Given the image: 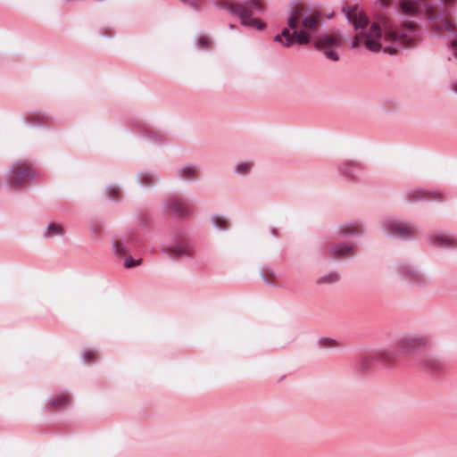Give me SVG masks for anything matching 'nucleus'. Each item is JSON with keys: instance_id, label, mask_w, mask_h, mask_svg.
<instances>
[{"instance_id": "9d476101", "label": "nucleus", "mask_w": 457, "mask_h": 457, "mask_svg": "<svg viewBox=\"0 0 457 457\" xmlns=\"http://www.w3.org/2000/svg\"><path fill=\"white\" fill-rule=\"evenodd\" d=\"M169 209L175 216L178 217H182L190 213L189 204L178 199H174L170 202Z\"/></svg>"}, {"instance_id": "7c9ffc66", "label": "nucleus", "mask_w": 457, "mask_h": 457, "mask_svg": "<svg viewBox=\"0 0 457 457\" xmlns=\"http://www.w3.org/2000/svg\"><path fill=\"white\" fill-rule=\"evenodd\" d=\"M200 42L204 46H207L208 45V39L205 37L201 38Z\"/></svg>"}, {"instance_id": "2f4dec72", "label": "nucleus", "mask_w": 457, "mask_h": 457, "mask_svg": "<svg viewBox=\"0 0 457 457\" xmlns=\"http://www.w3.org/2000/svg\"><path fill=\"white\" fill-rule=\"evenodd\" d=\"M84 355L86 358L92 359L94 356V353H93V352H87V353H85Z\"/></svg>"}, {"instance_id": "f257e3e1", "label": "nucleus", "mask_w": 457, "mask_h": 457, "mask_svg": "<svg viewBox=\"0 0 457 457\" xmlns=\"http://www.w3.org/2000/svg\"><path fill=\"white\" fill-rule=\"evenodd\" d=\"M344 12L354 29H360L352 43L353 48L362 43L370 51L378 52L383 48L384 52L393 54L396 53V45L411 46L417 41V30L412 22L405 23L402 30H397L386 17L381 16L367 29L368 18L358 6Z\"/></svg>"}, {"instance_id": "c85d7f7f", "label": "nucleus", "mask_w": 457, "mask_h": 457, "mask_svg": "<svg viewBox=\"0 0 457 457\" xmlns=\"http://www.w3.org/2000/svg\"><path fill=\"white\" fill-rule=\"evenodd\" d=\"M183 2L190 4L193 7H198L202 3V0H182Z\"/></svg>"}, {"instance_id": "6e6552de", "label": "nucleus", "mask_w": 457, "mask_h": 457, "mask_svg": "<svg viewBox=\"0 0 457 457\" xmlns=\"http://www.w3.org/2000/svg\"><path fill=\"white\" fill-rule=\"evenodd\" d=\"M312 34V41L314 46L320 50L327 48L337 47L340 46V41L337 37L328 35L327 33L315 37Z\"/></svg>"}, {"instance_id": "a211bd4d", "label": "nucleus", "mask_w": 457, "mask_h": 457, "mask_svg": "<svg viewBox=\"0 0 457 457\" xmlns=\"http://www.w3.org/2000/svg\"><path fill=\"white\" fill-rule=\"evenodd\" d=\"M409 198L411 201H417L426 198V193L423 190L416 189L409 193Z\"/></svg>"}, {"instance_id": "f8f14e48", "label": "nucleus", "mask_w": 457, "mask_h": 457, "mask_svg": "<svg viewBox=\"0 0 457 457\" xmlns=\"http://www.w3.org/2000/svg\"><path fill=\"white\" fill-rule=\"evenodd\" d=\"M353 251V247L350 245H337L328 250V253L331 257L343 258L347 256Z\"/></svg>"}, {"instance_id": "b1692460", "label": "nucleus", "mask_w": 457, "mask_h": 457, "mask_svg": "<svg viewBox=\"0 0 457 457\" xmlns=\"http://www.w3.org/2000/svg\"><path fill=\"white\" fill-rule=\"evenodd\" d=\"M251 168V164L249 162H242L237 165L236 170L238 173H243L248 170Z\"/></svg>"}, {"instance_id": "423d86ee", "label": "nucleus", "mask_w": 457, "mask_h": 457, "mask_svg": "<svg viewBox=\"0 0 457 457\" xmlns=\"http://www.w3.org/2000/svg\"><path fill=\"white\" fill-rule=\"evenodd\" d=\"M386 233L396 237H410L415 234V228L396 219H389L384 223Z\"/></svg>"}, {"instance_id": "39448f33", "label": "nucleus", "mask_w": 457, "mask_h": 457, "mask_svg": "<svg viewBox=\"0 0 457 457\" xmlns=\"http://www.w3.org/2000/svg\"><path fill=\"white\" fill-rule=\"evenodd\" d=\"M11 185L14 187H25L35 178V173L27 162L19 161L10 169Z\"/></svg>"}, {"instance_id": "cd10ccee", "label": "nucleus", "mask_w": 457, "mask_h": 457, "mask_svg": "<svg viewBox=\"0 0 457 457\" xmlns=\"http://www.w3.org/2000/svg\"><path fill=\"white\" fill-rule=\"evenodd\" d=\"M141 182L144 185H150L153 183V179L148 175H145L141 177Z\"/></svg>"}, {"instance_id": "0eeeda50", "label": "nucleus", "mask_w": 457, "mask_h": 457, "mask_svg": "<svg viewBox=\"0 0 457 457\" xmlns=\"http://www.w3.org/2000/svg\"><path fill=\"white\" fill-rule=\"evenodd\" d=\"M426 14L428 19L432 21V28L436 30H445L453 33L456 26L452 23L446 17H442L434 12L430 7H426Z\"/></svg>"}, {"instance_id": "5701e85b", "label": "nucleus", "mask_w": 457, "mask_h": 457, "mask_svg": "<svg viewBox=\"0 0 457 457\" xmlns=\"http://www.w3.org/2000/svg\"><path fill=\"white\" fill-rule=\"evenodd\" d=\"M141 260H134L132 257H128L125 260L124 265L126 268H131L140 264Z\"/></svg>"}, {"instance_id": "412c9836", "label": "nucleus", "mask_w": 457, "mask_h": 457, "mask_svg": "<svg viewBox=\"0 0 457 457\" xmlns=\"http://www.w3.org/2000/svg\"><path fill=\"white\" fill-rule=\"evenodd\" d=\"M323 52L328 59L334 61V62H337L339 60L338 54L334 49H332V47L327 48V49L323 50Z\"/></svg>"}, {"instance_id": "6ab92c4d", "label": "nucleus", "mask_w": 457, "mask_h": 457, "mask_svg": "<svg viewBox=\"0 0 457 457\" xmlns=\"http://www.w3.org/2000/svg\"><path fill=\"white\" fill-rule=\"evenodd\" d=\"M170 252L177 255H191V252L186 246H174Z\"/></svg>"}, {"instance_id": "7ed1b4c3", "label": "nucleus", "mask_w": 457, "mask_h": 457, "mask_svg": "<svg viewBox=\"0 0 457 457\" xmlns=\"http://www.w3.org/2000/svg\"><path fill=\"white\" fill-rule=\"evenodd\" d=\"M225 7L232 13L238 15L243 25L256 28L259 30L264 29L265 24L259 20L253 19L249 11V9L262 11V4L259 0H248L245 4L230 3Z\"/></svg>"}, {"instance_id": "1a4fd4ad", "label": "nucleus", "mask_w": 457, "mask_h": 457, "mask_svg": "<svg viewBox=\"0 0 457 457\" xmlns=\"http://www.w3.org/2000/svg\"><path fill=\"white\" fill-rule=\"evenodd\" d=\"M431 243L436 246L448 247L456 245V239L444 233H436L430 237Z\"/></svg>"}, {"instance_id": "a878e982", "label": "nucleus", "mask_w": 457, "mask_h": 457, "mask_svg": "<svg viewBox=\"0 0 457 457\" xmlns=\"http://www.w3.org/2000/svg\"><path fill=\"white\" fill-rule=\"evenodd\" d=\"M425 365L430 370H437L440 368V363L436 360L428 361Z\"/></svg>"}, {"instance_id": "bb28decb", "label": "nucleus", "mask_w": 457, "mask_h": 457, "mask_svg": "<svg viewBox=\"0 0 457 457\" xmlns=\"http://www.w3.org/2000/svg\"><path fill=\"white\" fill-rule=\"evenodd\" d=\"M343 234H353L357 232V228L353 225H346L341 230Z\"/></svg>"}, {"instance_id": "473e14b6", "label": "nucleus", "mask_w": 457, "mask_h": 457, "mask_svg": "<svg viewBox=\"0 0 457 457\" xmlns=\"http://www.w3.org/2000/svg\"><path fill=\"white\" fill-rule=\"evenodd\" d=\"M453 91H454L455 93H457V85H454V86L453 87Z\"/></svg>"}, {"instance_id": "4be33fe9", "label": "nucleus", "mask_w": 457, "mask_h": 457, "mask_svg": "<svg viewBox=\"0 0 457 457\" xmlns=\"http://www.w3.org/2000/svg\"><path fill=\"white\" fill-rule=\"evenodd\" d=\"M212 223L214 226L221 229H225L227 228V221L222 217L220 216H214L212 218Z\"/></svg>"}, {"instance_id": "aec40b11", "label": "nucleus", "mask_w": 457, "mask_h": 457, "mask_svg": "<svg viewBox=\"0 0 457 457\" xmlns=\"http://www.w3.org/2000/svg\"><path fill=\"white\" fill-rule=\"evenodd\" d=\"M106 193L111 200H115L120 195V191L118 187L111 186L107 187Z\"/></svg>"}, {"instance_id": "20e7f679", "label": "nucleus", "mask_w": 457, "mask_h": 457, "mask_svg": "<svg viewBox=\"0 0 457 457\" xmlns=\"http://www.w3.org/2000/svg\"><path fill=\"white\" fill-rule=\"evenodd\" d=\"M432 345V339L425 334H412L401 337L396 347L400 352L411 353L420 349L428 348Z\"/></svg>"}, {"instance_id": "2eb2a0df", "label": "nucleus", "mask_w": 457, "mask_h": 457, "mask_svg": "<svg viewBox=\"0 0 457 457\" xmlns=\"http://www.w3.org/2000/svg\"><path fill=\"white\" fill-rule=\"evenodd\" d=\"M63 233V229L61 225L56 223H50L46 230V237H54L62 235Z\"/></svg>"}, {"instance_id": "f03ea898", "label": "nucleus", "mask_w": 457, "mask_h": 457, "mask_svg": "<svg viewBox=\"0 0 457 457\" xmlns=\"http://www.w3.org/2000/svg\"><path fill=\"white\" fill-rule=\"evenodd\" d=\"M288 28L283 29L274 40L285 47H290L295 42L299 45L310 44L312 34H316L320 25V16L318 13H308L302 4L295 5L289 12Z\"/></svg>"}, {"instance_id": "dca6fc26", "label": "nucleus", "mask_w": 457, "mask_h": 457, "mask_svg": "<svg viewBox=\"0 0 457 457\" xmlns=\"http://www.w3.org/2000/svg\"><path fill=\"white\" fill-rule=\"evenodd\" d=\"M400 274L405 279H414L417 277V272L408 266H401L399 268Z\"/></svg>"}, {"instance_id": "f3484780", "label": "nucleus", "mask_w": 457, "mask_h": 457, "mask_svg": "<svg viewBox=\"0 0 457 457\" xmlns=\"http://www.w3.org/2000/svg\"><path fill=\"white\" fill-rule=\"evenodd\" d=\"M339 280V274L337 272H330L323 277H320L318 280L320 284L323 283H335Z\"/></svg>"}, {"instance_id": "c756f323", "label": "nucleus", "mask_w": 457, "mask_h": 457, "mask_svg": "<svg viewBox=\"0 0 457 457\" xmlns=\"http://www.w3.org/2000/svg\"><path fill=\"white\" fill-rule=\"evenodd\" d=\"M381 6H388L390 4V0H378Z\"/></svg>"}, {"instance_id": "393cba45", "label": "nucleus", "mask_w": 457, "mask_h": 457, "mask_svg": "<svg viewBox=\"0 0 457 457\" xmlns=\"http://www.w3.org/2000/svg\"><path fill=\"white\" fill-rule=\"evenodd\" d=\"M113 247L118 254H123L126 253L125 245L121 242L115 243Z\"/></svg>"}, {"instance_id": "9b49d317", "label": "nucleus", "mask_w": 457, "mask_h": 457, "mask_svg": "<svg viewBox=\"0 0 457 457\" xmlns=\"http://www.w3.org/2000/svg\"><path fill=\"white\" fill-rule=\"evenodd\" d=\"M376 360L390 361L391 357L386 353H371V354H369V355H366L365 357H363L362 360L361 361L360 364H361V368L368 369L370 367V363H371L372 361H374Z\"/></svg>"}, {"instance_id": "ddd939ff", "label": "nucleus", "mask_w": 457, "mask_h": 457, "mask_svg": "<svg viewBox=\"0 0 457 457\" xmlns=\"http://www.w3.org/2000/svg\"><path fill=\"white\" fill-rule=\"evenodd\" d=\"M179 176L184 179H195L197 173L195 166H185L179 170Z\"/></svg>"}, {"instance_id": "4468645a", "label": "nucleus", "mask_w": 457, "mask_h": 457, "mask_svg": "<svg viewBox=\"0 0 457 457\" xmlns=\"http://www.w3.org/2000/svg\"><path fill=\"white\" fill-rule=\"evenodd\" d=\"M70 403L69 397L65 395H61L54 399H53L49 405L54 409H61L67 406Z\"/></svg>"}]
</instances>
